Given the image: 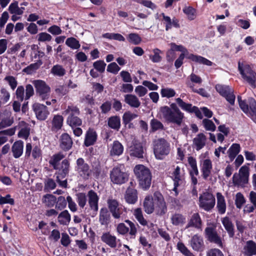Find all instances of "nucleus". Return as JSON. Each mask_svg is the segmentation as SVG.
Segmentation results:
<instances>
[{
	"label": "nucleus",
	"instance_id": "obj_18",
	"mask_svg": "<svg viewBox=\"0 0 256 256\" xmlns=\"http://www.w3.org/2000/svg\"><path fill=\"white\" fill-rule=\"evenodd\" d=\"M204 232L206 238L210 242L214 243L221 248L224 247L222 238L218 235L214 228L211 227H207L205 229Z\"/></svg>",
	"mask_w": 256,
	"mask_h": 256
},
{
	"label": "nucleus",
	"instance_id": "obj_33",
	"mask_svg": "<svg viewBox=\"0 0 256 256\" xmlns=\"http://www.w3.org/2000/svg\"><path fill=\"white\" fill-rule=\"evenodd\" d=\"M124 152V146L118 140H115L110 147V152L112 156H119Z\"/></svg>",
	"mask_w": 256,
	"mask_h": 256
},
{
	"label": "nucleus",
	"instance_id": "obj_31",
	"mask_svg": "<svg viewBox=\"0 0 256 256\" xmlns=\"http://www.w3.org/2000/svg\"><path fill=\"white\" fill-rule=\"evenodd\" d=\"M190 245L194 250H201L204 246L202 238L198 234L194 235L190 240Z\"/></svg>",
	"mask_w": 256,
	"mask_h": 256
},
{
	"label": "nucleus",
	"instance_id": "obj_36",
	"mask_svg": "<svg viewBox=\"0 0 256 256\" xmlns=\"http://www.w3.org/2000/svg\"><path fill=\"white\" fill-rule=\"evenodd\" d=\"M19 128L20 130L18 133V136L20 138L27 139L30 135V127L28 124L24 121L19 122Z\"/></svg>",
	"mask_w": 256,
	"mask_h": 256
},
{
	"label": "nucleus",
	"instance_id": "obj_19",
	"mask_svg": "<svg viewBox=\"0 0 256 256\" xmlns=\"http://www.w3.org/2000/svg\"><path fill=\"white\" fill-rule=\"evenodd\" d=\"M32 110L37 118L40 120H45L50 114L48 108L41 104L34 103L32 105Z\"/></svg>",
	"mask_w": 256,
	"mask_h": 256
},
{
	"label": "nucleus",
	"instance_id": "obj_39",
	"mask_svg": "<svg viewBox=\"0 0 256 256\" xmlns=\"http://www.w3.org/2000/svg\"><path fill=\"white\" fill-rule=\"evenodd\" d=\"M136 219L142 226L148 225V222L144 218L141 208H136L132 210Z\"/></svg>",
	"mask_w": 256,
	"mask_h": 256
},
{
	"label": "nucleus",
	"instance_id": "obj_5",
	"mask_svg": "<svg viewBox=\"0 0 256 256\" xmlns=\"http://www.w3.org/2000/svg\"><path fill=\"white\" fill-rule=\"evenodd\" d=\"M170 144L165 139L160 138L154 141V151L156 159H164L170 154Z\"/></svg>",
	"mask_w": 256,
	"mask_h": 256
},
{
	"label": "nucleus",
	"instance_id": "obj_48",
	"mask_svg": "<svg viewBox=\"0 0 256 256\" xmlns=\"http://www.w3.org/2000/svg\"><path fill=\"white\" fill-rule=\"evenodd\" d=\"M66 122L72 128L78 126L82 124V120L78 117V116H68Z\"/></svg>",
	"mask_w": 256,
	"mask_h": 256
},
{
	"label": "nucleus",
	"instance_id": "obj_37",
	"mask_svg": "<svg viewBox=\"0 0 256 256\" xmlns=\"http://www.w3.org/2000/svg\"><path fill=\"white\" fill-rule=\"evenodd\" d=\"M144 208L145 212L148 214L154 212V196H148L145 198L144 201Z\"/></svg>",
	"mask_w": 256,
	"mask_h": 256
},
{
	"label": "nucleus",
	"instance_id": "obj_26",
	"mask_svg": "<svg viewBox=\"0 0 256 256\" xmlns=\"http://www.w3.org/2000/svg\"><path fill=\"white\" fill-rule=\"evenodd\" d=\"M97 139L96 132L92 128H89L86 133L84 144L89 146L94 144Z\"/></svg>",
	"mask_w": 256,
	"mask_h": 256
},
{
	"label": "nucleus",
	"instance_id": "obj_50",
	"mask_svg": "<svg viewBox=\"0 0 256 256\" xmlns=\"http://www.w3.org/2000/svg\"><path fill=\"white\" fill-rule=\"evenodd\" d=\"M176 102L182 110L192 113V110L194 108L192 104L184 102L180 98H176Z\"/></svg>",
	"mask_w": 256,
	"mask_h": 256
},
{
	"label": "nucleus",
	"instance_id": "obj_55",
	"mask_svg": "<svg viewBox=\"0 0 256 256\" xmlns=\"http://www.w3.org/2000/svg\"><path fill=\"white\" fill-rule=\"evenodd\" d=\"M138 117V114L130 111L125 112L122 116V120L124 124H128L133 120Z\"/></svg>",
	"mask_w": 256,
	"mask_h": 256
},
{
	"label": "nucleus",
	"instance_id": "obj_46",
	"mask_svg": "<svg viewBox=\"0 0 256 256\" xmlns=\"http://www.w3.org/2000/svg\"><path fill=\"white\" fill-rule=\"evenodd\" d=\"M50 73L54 76L62 77L66 74L65 68L60 64H56L50 69Z\"/></svg>",
	"mask_w": 256,
	"mask_h": 256
},
{
	"label": "nucleus",
	"instance_id": "obj_27",
	"mask_svg": "<svg viewBox=\"0 0 256 256\" xmlns=\"http://www.w3.org/2000/svg\"><path fill=\"white\" fill-rule=\"evenodd\" d=\"M206 138L202 134H199L193 140V148L196 150H200L206 145Z\"/></svg>",
	"mask_w": 256,
	"mask_h": 256
},
{
	"label": "nucleus",
	"instance_id": "obj_62",
	"mask_svg": "<svg viewBox=\"0 0 256 256\" xmlns=\"http://www.w3.org/2000/svg\"><path fill=\"white\" fill-rule=\"evenodd\" d=\"M76 201L80 207L84 208L86 202V196L84 193L79 192L76 194Z\"/></svg>",
	"mask_w": 256,
	"mask_h": 256
},
{
	"label": "nucleus",
	"instance_id": "obj_3",
	"mask_svg": "<svg viewBox=\"0 0 256 256\" xmlns=\"http://www.w3.org/2000/svg\"><path fill=\"white\" fill-rule=\"evenodd\" d=\"M160 112L166 121L176 124L178 126L181 125L184 118V113L180 110H178L177 112H172V109L168 106L161 107Z\"/></svg>",
	"mask_w": 256,
	"mask_h": 256
},
{
	"label": "nucleus",
	"instance_id": "obj_53",
	"mask_svg": "<svg viewBox=\"0 0 256 256\" xmlns=\"http://www.w3.org/2000/svg\"><path fill=\"white\" fill-rule=\"evenodd\" d=\"M160 94L162 98H170L174 97L176 94V92L173 88H162L160 90Z\"/></svg>",
	"mask_w": 256,
	"mask_h": 256
},
{
	"label": "nucleus",
	"instance_id": "obj_38",
	"mask_svg": "<svg viewBox=\"0 0 256 256\" xmlns=\"http://www.w3.org/2000/svg\"><path fill=\"white\" fill-rule=\"evenodd\" d=\"M110 219V214L106 208H102L100 210L99 222L102 225H108Z\"/></svg>",
	"mask_w": 256,
	"mask_h": 256
},
{
	"label": "nucleus",
	"instance_id": "obj_30",
	"mask_svg": "<svg viewBox=\"0 0 256 256\" xmlns=\"http://www.w3.org/2000/svg\"><path fill=\"white\" fill-rule=\"evenodd\" d=\"M221 222L230 238H233L234 236V226L230 218L225 216L221 218Z\"/></svg>",
	"mask_w": 256,
	"mask_h": 256
},
{
	"label": "nucleus",
	"instance_id": "obj_15",
	"mask_svg": "<svg viewBox=\"0 0 256 256\" xmlns=\"http://www.w3.org/2000/svg\"><path fill=\"white\" fill-rule=\"evenodd\" d=\"M154 212L158 215H163L167 212V207L162 195L158 192L154 194Z\"/></svg>",
	"mask_w": 256,
	"mask_h": 256
},
{
	"label": "nucleus",
	"instance_id": "obj_8",
	"mask_svg": "<svg viewBox=\"0 0 256 256\" xmlns=\"http://www.w3.org/2000/svg\"><path fill=\"white\" fill-rule=\"evenodd\" d=\"M109 210L112 216L116 219H123L127 214L126 208L114 199H109L108 200Z\"/></svg>",
	"mask_w": 256,
	"mask_h": 256
},
{
	"label": "nucleus",
	"instance_id": "obj_40",
	"mask_svg": "<svg viewBox=\"0 0 256 256\" xmlns=\"http://www.w3.org/2000/svg\"><path fill=\"white\" fill-rule=\"evenodd\" d=\"M170 220L173 225L178 226L183 225L186 222V218L182 214L175 213L172 215Z\"/></svg>",
	"mask_w": 256,
	"mask_h": 256
},
{
	"label": "nucleus",
	"instance_id": "obj_63",
	"mask_svg": "<svg viewBox=\"0 0 256 256\" xmlns=\"http://www.w3.org/2000/svg\"><path fill=\"white\" fill-rule=\"evenodd\" d=\"M245 202L246 199L244 195L240 192L237 193L235 199V204L236 208H240Z\"/></svg>",
	"mask_w": 256,
	"mask_h": 256
},
{
	"label": "nucleus",
	"instance_id": "obj_16",
	"mask_svg": "<svg viewBox=\"0 0 256 256\" xmlns=\"http://www.w3.org/2000/svg\"><path fill=\"white\" fill-rule=\"evenodd\" d=\"M88 198V205L89 208L88 212L92 217H94L98 210V202L99 198L97 194L92 190H90L87 194Z\"/></svg>",
	"mask_w": 256,
	"mask_h": 256
},
{
	"label": "nucleus",
	"instance_id": "obj_7",
	"mask_svg": "<svg viewBox=\"0 0 256 256\" xmlns=\"http://www.w3.org/2000/svg\"><path fill=\"white\" fill-rule=\"evenodd\" d=\"M199 160L202 176L204 180H207L211 176L212 169V162L209 156L208 152L202 154L199 156Z\"/></svg>",
	"mask_w": 256,
	"mask_h": 256
},
{
	"label": "nucleus",
	"instance_id": "obj_60",
	"mask_svg": "<svg viewBox=\"0 0 256 256\" xmlns=\"http://www.w3.org/2000/svg\"><path fill=\"white\" fill-rule=\"evenodd\" d=\"M154 54L150 56V58L154 62H159L162 60V56L160 54L162 53V51L158 48H154L152 50Z\"/></svg>",
	"mask_w": 256,
	"mask_h": 256
},
{
	"label": "nucleus",
	"instance_id": "obj_57",
	"mask_svg": "<svg viewBox=\"0 0 256 256\" xmlns=\"http://www.w3.org/2000/svg\"><path fill=\"white\" fill-rule=\"evenodd\" d=\"M150 131L154 132L156 130H164L162 124L156 119H152L150 122Z\"/></svg>",
	"mask_w": 256,
	"mask_h": 256
},
{
	"label": "nucleus",
	"instance_id": "obj_29",
	"mask_svg": "<svg viewBox=\"0 0 256 256\" xmlns=\"http://www.w3.org/2000/svg\"><path fill=\"white\" fill-rule=\"evenodd\" d=\"M124 102L133 108H138L141 104L139 98L134 94H128L124 96Z\"/></svg>",
	"mask_w": 256,
	"mask_h": 256
},
{
	"label": "nucleus",
	"instance_id": "obj_10",
	"mask_svg": "<svg viewBox=\"0 0 256 256\" xmlns=\"http://www.w3.org/2000/svg\"><path fill=\"white\" fill-rule=\"evenodd\" d=\"M125 222L128 224L129 227L126 226L124 223H120L116 226L117 232L121 235H126L128 232L130 238H134L137 234L138 225L128 220H126Z\"/></svg>",
	"mask_w": 256,
	"mask_h": 256
},
{
	"label": "nucleus",
	"instance_id": "obj_6",
	"mask_svg": "<svg viewBox=\"0 0 256 256\" xmlns=\"http://www.w3.org/2000/svg\"><path fill=\"white\" fill-rule=\"evenodd\" d=\"M184 57L186 58L191 60L192 61L204 65L210 66L212 65V62L198 55H195L192 54H181L179 57L174 62V66L176 68H178L181 66L183 64V60Z\"/></svg>",
	"mask_w": 256,
	"mask_h": 256
},
{
	"label": "nucleus",
	"instance_id": "obj_11",
	"mask_svg": "<svg viewBox=\"0 0 256 256\" xmlns=\"http://www.w3.org/2000/svg\"><path fill=\"white\" fill-rule=\"evenodd\" d=\"M239 106L242 110L250 116L252 118H256V101L252 98L248 100L247 102L242 100L240 96H238Z\"/></svg>",
	"mask_w": 256,
	"mask_h": 256
},
{
	"label": "nucleus",
	"instance_id": "obj_59",
	"mask_svg": "<svg viewBox=\"0 0 256 256\" xmlns=\"http://www.w3.org/2000/svg\"><path fill=\"white\" fill-rule=\"evenodd\" d=\"M184 12L187 16L188 20H192L196 18V11L191 6L186 7L183 9Z\"/></svg>",
	"mask_w": 256,
	"mask_h": 256
},
{
	"label": "nucleus",
	"instance_id": "obj_1",
	"mask_svg": "<svg viewBox=\"0 0 256 256\" xmlns=\"http://www.w3.org/2000/svg\"><path fill=\"white\" fill-rule=\"evenodd\" d=\"M134 172L140 187L144 190L148 188L152 178L150 169L142 164H138L134 166Z\"/></svg>",
	"mask_w": 256,
	"mask_h": 256
},
{
	"label": "nucleus",
	"instance_id": "obj_43",
	"mask_svg": "<svg viewBox=\"0 0 256 256\" xmlns=\"http://www.w3.org/2000/svg\"><path fill=\"white\" fill-rule=\"evenodd\" d=\"M12 151L16 158H19L23 152V142L20 140L15 142L12 146Z\"/></svg>",
	"mask_w": 256,
	"mask_h": 256
},
{
	"label": "nucleus",
	"instance_id": "obj_41",
	"mask_svg": "<svg viewBox=\"0 0 256 256\" xmlns=\"http://www.w3.org/2000/svg\"><path fill=\"white\" fill-rule=\"evenodd\" d=\"M65 157L62 152H58L54 154L49 161V163L54 168L58 170L59 168V162Z\"/></svg>",
	"mask_w": 256,
	"mask_h": 256
},
{
	"label": "nucleus",
	"instance_id": "obj_25",
	"mask_svg": "<svg viewBox=\"0 0 256 256\" xmlns=\"http://www.w3.org/2000/svg\"><path fill=\"white\" fill-rule=\"evenodd\" d=\"M101 240L112 248H115L117 246V242L119 240H117L116 236L112 235L110 232H104L101 236Z\"/></svg>",
	"mask_w": 256,
	"mask_h": 256
},
{
	"label": "nucleus",
	"instance_id": "obj_22",
	"mask_svg": "<svg viewBox=\"0 0 256 256\" xmlns=\"http://www.w3.org/2000/svg\"><path fill=\"white\" fill-rule=\"evenodd\" d=\"M59 142L60 146L64 150H69L73 144L72 138L66 133H64L60 136Z\"/></svg>",
	"mask_w": 256,
	"mask_h": 256
},
{
	"label": "nucleus",
	"instance_id": "obj_20",
	"mask_svg": "<svg viewBox=\"0 0 256 256\" xmlns=\"http://www.w3.org/2000/svg\"><path fill=\"white\" fill-rule=\"evenodd\" d=\"M159 16L164 21L166 31L172 28V26L176 28L180 27L179 21L177 18H174L172 20L170 16H166L164 13L160 14Z\"/></svg>",
	"mask_w": 256,
	"mask_h": 256
},
{
	"label": "nucleus",
	"instance_id": "obj_21",
	"mask_svg": "<svg viewBox=\"0 0 256 256\" xmlns=\"http://www.w3.org/2000/svg\"><path fill=\"white\" fill-rule=\"evenodd\" d=\"M125 201L128 204H134L138 201L137 190L132 188H128L124 195Z\"/></svg>",
	"mask_w": 256,
	"mask_h": 256
},
{
	"label": "nucleus",
	"instance_id": "obj_12",
	"mask_svg": "<svg viewBox=\"0 0 256 256\" xmlns=\"http://www.w3.org/2000/svg\"><path fill=\"white\" fill-rule=\"evenodd\" d=\"M74 170L78 176L84 179H88L91 175L90 166L82 158L76 160Z\"/></svg>",
	"mask_w": 256,
	"mask_h": 256
},
{
	"label": "nucleus",
	"instance_id": "obj_45",
	"mask_svg": "<svg viewBox=\"0 0 256 256\" xmlns=\"http://www.w3.org/2000/svg\"><path fill=\"white\" fill-rule=\"evenodd\" d=\"M70 162L67 160H64L62 162L60 166H59L58 176L63 178H64L69 172Z\"/></svg>",
	"mask_w": 256,
	"mask_h": 256
},
{
	"label": "nucleus",
	"instance_id": "obj_47",
	"mask_svg": "<svg viewBox=\"0 0 256 256\" xmlns=\"http://www.w3.org/2000/svg\"><path fill=\"white\" fill-rule=\"evenodd\" d=\"M56 198L51 194H46L43 196L42 202L48 207H52L56 202Z\"/></svg>",
	"mask_w": 256,
	"mask_h": 256
},
{
	"label": "nucleus",
	"instance_id": "obj_32",
	"mask_svg": "<svg viewBox=\"0 0 256 256\" xmlns=\"http://www.w3.org/2000/svg\"><path fill=\"white\" fill-rule=\"evenodd\" d=\"M216 208L220 214H224L226 212V205L224 196L220 192L216 193Z\"/></svg>",
	"mask_w": 256,
	"mask_h": 256
},
{
	"label": "nucleus",
	"instance_id": "obj_64",
	"mask_svg": "<svg viewBox=\"0 0 256 256\" xmlns=\"http://www.w3.org/2000/svg\"><path fill=\"white\" fill-rule=\"evenodd\" d=\"M67 202L64 197L59 196L56 202V208L60 210L64 209L66 206Z\"/></svg>",
	"mask_w": 256,
	"mask_h": 256
},
{
	"label": "nucleus",
	"instance_id": "obj_24",
	"mask_svg": "<svg viewBox=\"0 0 256 256\" xmlns=\"http://www.w3.org/2000/svg\"><path fill=\"white\" fill-rule=\"evenodd\" d=\"M194 227L198 230H202V220L198 213L194 214L189 220L186 228Z\"/></svg>",
	"mask_w": 256,
	"mask_h": 256
},
{
	"label": "nucleus",
	"instance_id": "obj_35",
	"mask_svg": "<svg viewBox=\"0 0 256 256\" xmlns=\"http://www.w3.org/2000/svg\"><path fill=\"white\" fill-rule=\"evenodd\" d=\"M64 122V118L62 116L56 114L53 116L52 120L51 130L52 132H58L60 130Z\"/></svg>",
	"mask_w": 256,
	"mask_h": 256
},
{
	"label": "nucleus",
	"instance_id": "obj_13",
	"mask_svg": "<svg viewBox=\"0 0 256 256\" xmlns=\"http://www.w3.org/2000/svg\"><path fill=\"white\" fill-rule=\"evenodd\" d=\"M216 204V200L212 194L204 192L199 197V206L206 211L212 210Z\"/></svg>",
	"mask_w": 256,
	"mask_h": 256
},
{
	"label": "nucleus",
	"instance_id": "obj_28",
	"mask_svg": "<svg viewBox=\"0 0 256 256\" xmlns=\"http://www.w3.org/2000/svg\"><path fill=\"white\" fill-rule=\"evenodd\" d=\"M248 200L251 204H247L244 207V212L246 213H250L256 210V192L251 191L250 192Z\"/></svg>",
	"mask_w": 256,
	"mask_h": 256
},
{
	"label": "nucleus",
	"instance_id": "obj_56",
	"mask_svg": "<svg viewBox=\"0 0 256 256\" xmlns=\"http://www.w3.org/2000/svg\"><path fill=\"white\" fill-rule=\"evenodd\" d=\"M177 249L185 256H195L182 242H179L176 244Z\"/></svg>",
	"mask_w": 256,
	"mask_h": 256
},
{
	"label": "nucleus",
	"instance_id": "obj_34",
	"mask_svg": "<svg viewBox=\"0 0 256 256\" xmlns=\"http://www.w3.org/2000/svg\"><path fill=\"white\" fill-rule=\"evenodd\" d=\"M143 148L141 144L135 141L133 145L130 147V155L138 158H142L143 157Z\"/></svg>",
	"mask_w": 256,
	"mask_h": 256
},
{
	"label": "nucleus",
	"instance_id": "obj_14",
	"mask_svg": "<svg viewBox=\"0 0 256 256\" xmlns=\"http://www.w3.org/2000/svg\"><path fill=\"white\" fill-rule=\"evenodd\" d=\"M184 170L183 167L179 166H173V171L171 173V177L174 182V190L176 192L177 188L184 184Z\"/></svg>",
	"mask_w": 256,
	"mask_h": 256
},
{
	"label": "nucleus",
	"instance_id": "obj_17",
	"mask_svg": "<svg viewBox=\"0 0 256 256\" xmlns=\"http://www.w3.org/2000/svg\"><path fill=\"white\" fill-rule=\"evenodd\" d=\"M216 91L222 96L224 97L226 100L232 105L234 104L235 96L234 94V90L228 86L216 84L215 86Z\"/></svg>",
	"mask_w": 256,
	"mask_h": 256
},
{
	"label": "nucleus",
	"instance_id": "obj_58",
	"mask_svg": "<svg viewBox=\"0 0 256 256\" xmlns=\"http://www.w3.org/2000/svg\"><path fill=\"white\" fill-rule=\"evenodd\" d=\"M9 11L11 14L20 15L23 13L24 8H19L17 3L11 4L9 6Z\"/></svg>",
	"mask_w": 256,
	"mask_h": 256
},
{
	"label": "nucleus",
	"instance_id": "obj_4",
	"mask_svg": "<svg viewBox=\"0 0 256 256\" xmlns=\"http://www.w3.org/2000/svg\"><path fill=\"white\" fill-rule=\"evenodd\" d=\"M238 69L242 78L252 86H256V73L252 70L250 66L244 61L238 62Z\"/></svg>",
	"mask_w": 256,
	"mask_h": 256
},
{
	"label": "nucleus",
	"instance_id": "obj_49",
	"mask_svg": "<svg viewBox=\"0 0 256 256\" xmlns=\"http://www.w3.org/2000/svg\"><path fill=\"white\" fill-rule=\"evenodd\" d=\"M80 114L79 108L74 104L68 105L66 110L63 112V114L70 116H78Z\"/></svg>",
	"mask_w": 256,
	"mask_h": 256
},
{
	"label": "nucleus",
	"instance_id": "obj_51",
	"mask_svg": "<svg viewBox=\"0 0 256 256\" xmlns=\"http://www.w3.org/2000/svg\"><path fill=\"white\" fill-rule=\"evenodd\" d=\"M108 125L112 128L118 130L120 126V117L117 116L110 117L108 120Z\"/></svg>",
	"mask_w": 256,
	"mask_h": 256
},
{
	"label": "nucleus",
	"instance_id": "obj_44",
	"mask_svg": "<svg viewBox=\"0 0 256 256\" xmlns=\"http://www.w3.org/2000/svg\"><path fill=\"white\" fill-rule=\"evenodd\" d=\"M240 150V145L238 144H233L228 150V157L232 161Z\"/></svg>",
	"mask_w": 256,
	"mask_h": 256
},
{
	"label": "nucleus",
	"instance_id": "obj_42",
	"mask_svg": "<svg viewBox=\"0 0 256 256\" xmlns=\"http://www.w3.org/2000/svg\"><path fill=\"white\" fill-rule=\"evenodd\" d=\"M70 215L67 210H64L61 212L58 217V222L62 225H68L70 223Z\"/></svg>",
	"mask_w": 256,
	"mask_h": 256
},
{
	"label": "nucleus",
	"instance_id": "obj_54",
	"mask_svg": "<svg viewBox=\"0 0 256 256\" xmlns=\"http://www.w3.org/2000/svg\"><path fill=\"white\" fill-rule=\"evenodd\" d=\"M66 44L73 50L78 49L80 46L79 42L73 37L68 38L66 41Z\"/></svg>",
	"mask_w": 256,
	"mask_h": 256
},
{
	"label": "nucleus",
	"instance_id": "obj_52",
	"mask_svg": "<svg viewBox=\"0 0 256 256\" xmlns=\"http://www.w3.org/2000/svg\"><path fill=\"white\" fill-rule=\"evenodd\" d=\"M232 179L234 184L238 186H244L248 182V178L243 177L236 173L234 174Z\"/></svg>",
	"mask_w": 256,
	"mask_h": 256
},
{
	"label": "nucleus",
	"instance_id": "obj_9",
	"mask_svg": "<svg viewBox=\"0 0 256 256\" xmlns=\"http://www.w3.org/2000/svg\"><path fill=\"white\" fill-rule=\"evenodd\" d=\"M110 178L114 184H122L128 180V174L124 171L122 166H116L110 171Z\"/></svg>",
	"mask_w": 256,
	"mask_h": 256
},
{
	"label": "nucleus",
	"instance_id": "obj_23",
	"mask_svg": "<svg viewBox=\"0 0 256 256\" xmlns=\"http://www.w3.org/2000/svg\"><path fill=\"white\" fill-rule=\"evenodd\" d=\"M242 252L246 256L256 255V243L251 240L246 242L244 246Z\"/></svg>",
	"mask_w": 256,
	"mask_h": 256
},
{
	"label": "nucleus",
	"instance_id": "obj_61",
	"mask_svg": "<svg viewBox=\"0 0 256 256\" xmlns=\"http://www.w3.org/2000/svg\"><path fill=\"white\" fill-rule=\"evenodd\" d=\"M128 41L134 44H138L142 41L141 38L139 35L136 33H131L128 36Z\"/></svg>",
	"mask_w": 256,
	"mask_h": 256
},
{
	"label": "nucleus",
	"instance_id": "obj_2",
	"mask_svg": "<svg viewBox=\"0 0 256 256\" xmlns=\"http://www.w3.org/2000/svg\"><path fill=\"white\" fill-rule=\"evenodd\" d=\"M36 92V96L42 101L46 100V104L50 106L52 104H55L56 102V99H52L51 101L47 100L50 94V88L46 82L40 80H37L32 81Z\"/></svg>",
	"mask_w": 256,
	"mask_h": 256
}]
</instances>
